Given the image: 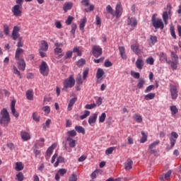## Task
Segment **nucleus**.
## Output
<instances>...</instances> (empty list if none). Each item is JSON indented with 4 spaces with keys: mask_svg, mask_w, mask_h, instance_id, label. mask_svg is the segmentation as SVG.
Instances as JSON below:
<instances>
[{
    "mask_svg": "<svg viewBox=\"0 0 181 181\" xmlns=\"http://www.w3.org/2000/svg\"><path fill=\"white\" fill-rule=\"evenodd\" d=\"M47 49H49V45L47 44V42L45 40L41 41V46H40V50L47 52Z\"/></svg>",
    "mask_w": 181,
    "mask_h": 181,
    "instance_id": "a878e982",
    "label": "nucleus"
},
{
    "mask_svg": "<svg viewBox=\"0 0 181 181\" xmlns=\"http://www.w3.org/2000/svg\"><path fill=\"white\" fill-rule=\"evenodd\" d=\"M92 53L95 57H100V55L103 54V49L100 46H93Z\"/></svg>",
    "mask_w": 181,
    "mask_h": 181,
    "instance_id": "9b49d317",
    "label": "nucleus"
},
{
    "mask_svg": "<svg viewBox=\"0 0 181 181\" xmlns=\"http://www.w3.org/2000/svg\"><path fill=\"white\" fill-rule=\"evenodd\" d=\"M66 141L69 142V146L71 148H74L76 146V141L73 139L71 137H67Z\"/></svg>",
    "mask_w": 181,
    "mask_h": 181,
    "instance_id": "7c9ffc66",
    "label": "nucleus"
},
{
    "mask_svg": "<svg viewBox=\"0 0 181 181\" xmlns=\"http://www.w3.org/2000/svg\"><path fill=\"white\" fill-rule=\"evenodd\" d=\"M115 149V147H110L105 151V153L107 155H111L112 152H114V150Z\"/></svg>",
    "mask_w": 181,
    "mask_h": 181,
    "instance_id": "e2e57ef3",
    "label": "nucleus"
},
{
    "mask_svg": "<svg viewBox=\"0 0 181 181\" xmlns=\"http://www.w3.org/2000/svg\"><path fill=\"white\" fill-rule=\"evenodd\" d=\"M15 105H16V100L13 99L11 103V110L13 117H15V118H18L19 117V112L16 111Z\"/></svg>",
    "mask_w": 181,
    "mask_h": 181,
    "instance_id": "9d476101",
    "label": "nucleus"
},
{
    "mask_svg": "<svg viewBox=\"0 0 181 181\" xmlns=\"http://www.w3.org/2000/svg\"><path fill=\"white\" fill-rule=\"evenodd\" d=\"M69 181H77V175L76 174H72L69 177Z\"/></svg>",
    "mask_w": 181,
    "mask_h": 181,
    "instance_id": "774afa93",
    "label": "nucleus"
},
{
    "mask_svg": "<svg viewBox=\"0 0 181 181\" xmlns=\"http://www.w3.org/2000/svg\"><path fill=\"white\" fill-rule=\"evenodd\" d=\"M13 73L19 77V78H22V75L21 74V71L18 69L16 66H13Z\"/></svg>",
    "mask_w": 181,
    "mask_h": 181,
    "instance_id": "ea45409f",
    "label": "nucleus"
},
{
    "mask_svg": "<svg viewBox=\"0 0 181 181\" xmlns=\"http://www.w3.org/2000/svg\"><path fill=\"white\" fill-rule=\"evenodd\" d=\"M171 36L174 38L176 39V33H175V27L173 25H171L170 28Z\"/></svg>",
    "mask_w": 181,
    "mask_h": 181,
    "instance_id": "13d9d810",
    "label": "nucleus"
},
{
    "mask_svg": "<svg viewBox=\"0 0 181 181\" xmlns=\"http://www.w3.org/2000/svg\"><path fill=\"white\" fill-rule=\"evenodd\" d=\"M146 62L147 64H150V66H153V64L155 63V59H153V57H150L146 59Z\"/></svg>",
    "mask_w": 181,
    "mask_h": 181,
    "instance_id": "8fccbe9b",
    "label": "nucleus"
},
{
    "mask_svg": "<svg viewBox=\"0 0 181 181\" xmlns=\"http://www.w3.org/2000/svg\"><path fill=\"white\" fill-rule=\"evenodd\" d=\"M18 66L19 70H22V71H25L26 69V63L25 62V59L21 58L20 59H16Z\"/></svg>",
    "mask_w": 181,
    "mask_h": 181,
    "instance_id": "4468645a",
    "label": "nucleus"
},
{
    "mask_svg": "<svg viewBox=\"0 0 181 181\" xmlns=\"http://www.w3.org/2000/svg\"><path fill=\"white\" fill-rule=\"evenodd\" d=\"M131 49L135 54H142V53H144V51L139 49V45L138 44L132 45Z\"/></svg>",
    "mask_w": 181,
    "mask_h": 181,
    "instance_id": "dca6fc26",
    "label": "nucleus"
},
{
    "mask_svg": "<svg viewBox=\"0 0 181 181\" xmlns=\"http://www.w3.org/2000/svg\"><path fill=\"white\" fill-rule=\"evenodd\" d=\"M127 25L135 29L138 25V21L135 17H128L127 18Z\"/></svg>",
    "mask_w": 181,
    "mask_h": 181,
    "instance_id": "1a4fd4ad",
    "label": "nucleus"
},
{
    "mask_svg": "<svg viewBox=\"0 0 181 181\" xmlns=\"http://www.w3.org/2000/svg\"><path fill=\"white\" fill-rule=\"evenodd\" d=\"M142 136L140 139V144H145L148 141V134L144 132H141Z\"/></svg>",
    "mask_w": 181,
    "mask_h": 181,
    "instance_id": "72a5a7b5",
    "label": "nucleus"
},
{
    "mask_svg": "<svg viewBox=\"0 0 181 181\" xmlns=\"http://www.w3.org/2000/svg\"><path fill=\"white\" fill-rule=\"evenodd\" d=\"M90 116V111L85 110L84 114L80 116V119H86L87 117Z\"/></svg>",
    "mask_w": 181,
    "mask_h": 181,
    "instance_id": "de8ad7c7",
    "label": "nucleus"
},
{
    "mask_svg": "<svg viewBox=\"0 0 181 181\" xmlns=\"http://www.w3.org/2000/svg\"><path fill=\"white\" fill-rule=\"evenodd\" d=\"M64 158L59 156L57 158V161L54 164V168H57L59 166V163H64Z\"/></svg>",
    "mask_w": 181,
    "mask_h": 181,
    "instance_id": "4c0bfd02",
    "label": "nucleus"
},
{
    "mask_svg": "<svg viewBox=\"0 0 181 181\" xmlns=\"http://www.w3.org/2000/svg\"><path fill=\"white\" fill-rule=\"evenodd\" d=\"M105 118H107V115L105 114V112L102 113L101 115L99 117V122H104V121H105Z\"/></svg>",
    "mask_w": 181,
    "mask_h": 181,
    "instance_id": "864d4df0",
    "label": "nucleus"
},
{
    "mask_svg": "<svg viewBox=\"0 0 181 181\" xmlns=\"http://www.w3.org/2000/svg\"><path fill=\"white\" fill-rule=\"evenodd\" d=\"M67 135H69L68 137L69 138H74V136L77 135V132H76V130H70L67 132Z\"/></svg>",
    "mask_w": 181,
    "mask_h": 181,
    "instance_id": "a18cd8bd",
    "label": "nucleus"
},
{
    "mask_svg": "<svg viewBox=\"0 0 181 181\" xmlns=\"http://www.w3.org/2000/svg\"><path fill=\"white\" fill-rule=\"evenodd\" d=\"M95 107H97V105L95 103L88 104L86 105L85 108L86 110H93V108H95Z\"/></svg>",
    "mask_w": 181,
    "mask_h": 181,
    "instance_id": "6e6d98bb",
    "label": "nucleus"
},
{
    "mask_svg": "<svg viewBox=\"0 0 181 181\" xmlns=\"http://www.w3.org/2000/svg\"><path fill=\"white\" fill-rule=\"evenodd\" d=\"M16 179L18 181H23V180L25 179V176H23V173H18L16 175Z\"/></svg>",
    "mask_w": 181,
    "mask_h": 181,
    "instance_id": "603ef678",
    "label": "nucleus"
},
{
    "mask_svg": "<svg viewBox=\"0 0 181 181\" xmlns=\"http://www.w3.org/2000/svg\"><path fill=\"white\" fill-rule=\"evenodd\" d=\"M20 30L21 27L16 25L13 27L11 34V37L13 40H18V42H17V47H18V49H21V47H23V43L22 42V37H21V34H19Z\"/></svg>",
    "mask_w": 181,
    "mask_h": 181,
    "instance_id": "f257e3e1",
    "label": "nucleus"
},
{
    "mask_svg": "<svg viewBox=\"0 0 181 181\" xmlns=\"http://www.w3.org/2000/svg\"><path fill=\"white\" fill-rule=\"evenodd\" d=\"M75 129L78 132V134H83V135L86 134V129H84L81 126H76Z\"/></svg>",
    "mask_w": 181,
    "mask_h": 181,
    "instance_id": "a19ab883",
    "label": "nucleus"
},
{
    "mask_svg": "<svg viewBox=\"0 0 181 181\" xmlns=\"http://www.w3.org/2000/svg\"><path fill=\"white\" fill-rule=\"evenodd\" d=\"M4 28V33L6 36H9V32L11 29L9 28V25L6 23L3 25Z\"/></svg>",
    "mask_w": 181,
    "mask_h": 181,
    "instance_id": "f704fd0d",
    "label": "nucleus"
},
{
    "mask_svg": "<svg viewBox=\"0 0 181 181\" xmlns=\"http://www.w3.org/2000/svg\"><path fill=\"white\" fill-rule=\"evenodd\" d=\"M170 92L172 100H176L177 98V88L175 85H170Z\"/></svg>",
    "mask_w": 181,
    "mask_h": 181,
    "instance_id": "f8f14e48",
    "label": "nucleus"
},
{
    "mask_svg": "<svg viewBox=\"0 0 181 181\" xmlns=\"http://www.w3.org/2000/svg\"><path fill=\"white\" fill-rule=\"evenodd\" d=\"M158 14L155 13L152 16L151 18V23L155 28V29H163L165 28V25L163 24V21L160 18H157Z\"/></svg>",
    "mask_w": 181,
    "mask_h": 181,
    "instance_id": "7ed1b4c3",
    "label": "nucleus"
},
{
    "mask_svg": "<svg viewBox=\"0 0 181 181\" xmlns=\"http://www.w3.org/2000/svg\"><path fill=\"white\" fill-rule=\"evenodd\" d=\"M42 110L45 114H50V107L45 106L42 107Z\"/></svg>",
    "mask_w": 181,
    "mask_h": 181,
    "instance_id": "338daca9",
    "label": "nucleus"
},
{
    "mask_svg": "<svg viewBox=\"0 0 181 181\" xmlns=\"http://www.w3.org/2000/svg\"><path fill=\"white\" fill-rule=\"evenodd\" d=\"M132 165H134V162L131 159H128L125 163H124V169L125 170H131L132 169Z\"/></svg>",
    "mask_w": 181,
    "mask_h": 181,
    "instance_id": "aec40b11",
    "label": "nucleus"
},
{
    "mask_svg": "<svg viewBox=\"0 0 181 181\" xmlns=\"http://www.w3.org/2000/svg\"><path fill=\"white\" fill-rule=\"evenodd\" d=\"M122 12H124V9L122 8V5L121 2H118L115 6V11H113V17L116 18L117 19H119L120 16H122Z\"/></svg>",
    "mask_w": 181,
    "mask_h": 181,
    "instance_id": "39448f33",
    "label": "nucleus"
},
{
    "mask_svg": "<svg viewBox=\"0 0 181 181\" xmlns=\"http://www.w3.org/2000/svg\"><path fill=\"white\" fill-rule=\"evenodd\" d=\"M86 23H87V18L84 17L83 18L81 19L79 23V29L84 33V28H86Z\"/></svg>",
    "mask_w": 181,
    "mask_h": 181,
    "instance_id": "4be33fe9",
    "label": "nucleus"
},
{
    "mask_svg": "<svg viewBox=\"0 0 181 181\" xmlns=\"http://www.w3.org/2000/svg\"><path fill=\"white\" fill-rule=\"evenodd\" d=\"M40 74L45 77L49 76V66L46 62H42L41 64L40 65Z\"/></svg>",
    "mask_w": 181,
    "mask_h": 181,
    "instance_id": "423d86ee",
    "label": "nucleus"
},
{
    "mask_svg": "<svg viewBox=\"0 0 181 181\" xmlns=\"http://www.w3.org/2000/svg\"><path fill=\"white\" fill-rule=\"evenodd\" d=\"M73 53H76L77 56H81L82 54L81 51H80V49L78 47H75L73 49Z\"/></svg>",
    "mask_w": 181,
    "mask_h": 181,
    "instance_id": "052dcab7",
    "label": "nucleus"
},
{
    "mask_svg": "<svg viewBox=\"0 0 181 181\" xmlns=\"http://www.w3.org/2000/svg\"><path fill=\"white\" fill-rule=\"evenodd\" d=\"M76 101H77V98H73L70 100L67 107L68 111H71L73 106L76 103Z\"/></svg>",
    "mask_w": 181,
    "mask_h": 181,
    "instance_id": "c756f323",
    "label": "nucleus"
},
{
    "mask_svg": "<svg viewBox=\"0 0 181 181\" xmlns=\"http://www.w3.org/2000/svg\"><path fill=\"white\" fill-rule=\"evenodd\" d=\"M131 76H132L134 78H139V77H141V74H139V72H135L134 71H131Z\"/></svg>",
    "mask_w": 181,
    "mask_h": 181,
    "instance_id": "5fc2aeb1",
    "label": "nucleus"
},
{
    "mask_svg": "<svg viewBox=\"0 0 181 181\" xmlns=\"http://www.w3.org/2000/svg\"><path fill=\"white\" fill-rule=\"evenodd\" d=\"M25 165L22 162H17L16 163L15 169L17 172H21V170H23Z\"/></svg>",
    "mask_w": 181,
    "mask_h": 181,
    "instance_id": "cd10ccee",
    "label": "nucleus"
},
{
    "mask_svg": "<svg viewBox=\"0 0 181 181\" xmlns=\"http://www.w3.org/2000/svg\"><path fill=\"white\" fill-rule=\"evenodd\" d=\"M179 137V135L177 133L173 132L170 136V146L171 148H173L175 146V144H176V139Z\"/></svg>",
    "mask_w": 181,
    "mask_h": 181,
    "instance_id": "ddd939ff",
    "label": "nucleus"
},
{
    "mask_svg": "<svg viewBox=\"0 0 181 181\" xmlns=\"http://www.w3.org/2000/svg\"><path fill=\"white\" fill-rule=\"evenodd\" d=\"M35 146L37 148H43V146H45V139L40 138L39 140H37L35 142Z\"/></svg>",
    "mask_w": 181,
    "mask_h": 181,
    "instance_id": "393cba45",
    "label": "nucleus"
},
{
    "mask_svg": "<svg viewBox=\"0 0 181 181\" xmlns=\"http://www.w3.org/2000/svg\"><path fill=\"white\" fill-rule=\"evenodd\" d=\"M50 124H52V120L50 119H47L45 122V124H42V129L44 131H46L47 128H49Z\"/></svg>",
    "mask_w": 181,
    "mask_h": 181,
    "instance_id": "58836bf2",
    "label": "nucleus"
},
{
    "mask_svg": "<svg viewBox=\"0 0 181 181\" xmlns=\"http://www.w3.org/2000/svg\"><path fill=\"white\" fill-rule=\"evenodd\" d=\"M170 16V10L164 11L163 13V21L165 25H168V21L169 19V16Z\"/></svg>",
    "mask_w": 181,
    "mask_h": 181,
    "instance_id": "5701e85b",
    "label": "nucleus"
},
{
    "mask_svg": "<svg viewBox=\"0 0 181 181\" xmlns=\"http://www.w3.org/2000/svg\"><path fill=\"white\" fill-rule=\"evenodd\" d=\"M73 2L71 1H66L64 4L63 6V11H64V12H67V11H70V9H71V8H73Z\"/></svg>",
    "mask_w": 181,
    "mask_h": 181,
    "instance_id": "412c9836",
    "label": "nucleus"
},
{
    "mask_svg": "<svg viewBox=\"0 0 181 181\" xmlns=\"http://www.w3.org/2000/svg\"><path fill=\"white\" fill-rule=\"evenodd\" d=\"M119 51L122 59L125 60L127 59V54H125V47H119Z\"/></svg>",
    "mask_w": 181,
    "mask_h": 181,
    "instance_id": "473e14b6",
    "label": "nucleus"
},
{
    "mask_svg": "<svg viewBox=\"0 0 181 181\" xmlns=\"http://www.w3.org/2000/svg\"><path fill=\"white\" fill-rule=\"evenodd\" d=\"M27 100L33 101V90H28L25 93Z\"/></svg>",
    "mask_w": 181,
    "mask_h": 181,
    "instance_id": "bb28decb",
    "label": "nucleus"
},
{
    "mask_svg": "<svg viewBox=\"0 0 181 181\" xmlns=\"http://www.w3.org/2000/svg\"><path fill=\"white\" fill-rule=\"evenodd\" d=\"M56 48L54 49L55 54H59L63 52V49L60 47H63V43L56 42L55 44Z\"/></svg>",
    "mask_w": 181,
    "mask_h": 181,
    "instance_id": "b1692460",
    "label": "nucleus"
},
{
    "mask_svg": "<svg viewBox=\"0 0 181 181\" xmlns=\"http://www.w3.org/2000/svg\"><path fill=\"white\" fill-rule=\"evenodd\" d=\"M25 50L22 48H17L16 50V54H15V59L16 60H19L22 58H21V56L23 54Z\"/></svg>",
    "mask_w": 181,
    "mask_h": 181,
    "instance_id": "6ab92c4d",
    "label": "nucleus"
},
{
    "mask_svg": "<svg viewBox=\"0 0 181 181\" xmlns=\"http://www.w3.org/2000/svg\"><path fill=\"white\" fill-rule=\"evenodd\" d=\"M11 122V117L9 116V112L5 108H4L0 112V124L1 125H8Z\"/></svg>",
    "mask_w": 181,
    "mask_h": 181,
    "instance_id": "f03ea898",
    "label": "nucleus"
},
{
    "mask_svg": "<svg viewBox=\"0 0 181 181\" xmlns=\"http://www.w3.org/2000/svg\"><path fill=\"white\" fill-rule=\"evenodd\" d=\"M160 144L159 140H156L151 143L148 146V151H150L151 153L153 155H156L158 153V150L156 149V146Z\"/></svg>",
    "mask_w": 181,
    "mask_h": 181,
    "instance_id": "6e6552de",
    "label": "nucleus"
},
{
    "mask_svg": "<svg viewBox=\"0 0 181 181\" xmlns=\"http://www.w3.org/2000/svg\"><path fill=\"white\" fill-rule=\"evenodd\" d=\"M63 84L64 87L62 90L64 91H67V88H71L72 87H74V84H76V80L74 79V76L71 75L70 77L65 79Z\"/></svg>",
    "mask_w": 181,
    "mask_h": 181,
    "instance_id": "20e7f679",
    "label": "nucleus"
},
{
    "mask_svg": "<svg viewBox=\"0 0 181 181\" xmlns=\"http://www.w3.org/2000/svg\"><path fill=\"white\" fill-rule=\"evenodd\" d=\"M150 41L151 45H155V43L158 42V37H156V36L155 35H151L150 36Z\"/></svg>",
    "mask_w": 181,
    "mask_h": 181,
    "instance_id": "09e8293b",
    "label": "nucleus"
},
{
    "mask_svg": "<svg viewBox=\"0 0 181 181\" xmlns=\"http://www.w3.org/2000/svg\"><path fill=\"white\" fill-rule=\"evenodd\" d=\"M144 86H145V80H144V78H140L137 83V88L139 89L144 88Z\"/></svg>",
    "mask_w": 181,
    "mask_h": 181,
    "instance_id": "37998d69",
    "label": "nucleus"
},
{
    "mask_svg": "<svg viewBox=\"0 0 181 181\" xmlns=\"http://www.w3.org/2000/svg\"><path fill=\"white\" fill-rule=\"evenodd\" d=\"M77 66L78 67H81V66H84V64H86V59H79L77 63H76Z\"/></svg>",
    "mask_w": 181,
    "mask_h": 181,
    "instance_id": "4d7b16f0",
    "label": "nucleus"
},
{
    "mask_svg": "<svg viewBox=\"0 0 181 181\" xmlns=\"http://www.w3.org/2000/svg\"><path fill=\"white\" fill-rule=\"evenodd\" d=\"M134 119H135L139 124H141L142 122V116L141 115L135 114L133 116Z\"/></svg>",
    "mask_w": 181,
    "mask_h": 181,
    "instance_id": "79ce46f5",
    "label": "nucleus"
},
{
    "mask_svg": "<svg viewBox=\"0 0 181 181\" xmlns=\"http://www.w3.org/2000/svg\"><path fill=\"white\" fill-rule=\"evenodd\" d=\"M136 67H137L139 70H142V68L144 67V60L141 59H137L136 62Z\"/></svg>",
    "mask_w": 181,
    "mask_h": 181,
    "instance_id": "2f4dec72",
    "label": "nucleus"
},
{
    "mask_svg": "<svg viewBox=\"0 0 181 181\" xmlns=\"http://www.w3.org/2000/svg\"><path fill=\"white\" fill-rule=\"evenodd\" d=\"M73 21H74V17L69 16L65 23L66 25H71V22H73Z\"/></svg>",
    "mask_w": 181,
    "mask_h": 181,
    "instance_id": "bf43d9fd",
    "label": "nucleus"
},
{
    "mask_svg": "<svg viewBox=\"0 0 181 181\" xmlns=\"http://www.w3.org/2000/svg\"><path fill=\"white\" fill-rule=\"evenodd\" d=\"M11 12L16 18H21L22 16V6L14 5L11 8Z\"/></svg>",
    "mask_w": 181,
    "mask_h": 181,
    "instance_id": "0eeeda50",
    "label": "nucleus"
},
{
    "mask_svg": "<svg viewBox=\"0 0 181 181\" xmlns=\"http://www.w3.org/2000/svg\"><path fill=\"white\" fill-rule=\"evenodd\" d=\"M100 172V170H95L94 172H93L90 175L91 179H95L97 177V175H98V173Z\"/></svg>",
    "mask_w": 181,
    "mask_h": 181,
    "instance_id": "69168bd1",
    "label": "nucleus"
},
{
    "mask_svg": "<svg viewBox=\"0 0 181 181\" xmlns=\"http://www.w3.org/2000/svg\"><path fill=\"white\" fill-rule=\"evenodd\" d=\"M21 139L24 141L26 142V141H29L30 139V133L26 132V131H21Z\"/></svg>",
    "mask_w": 181,
    "mask_h": 181,
    "instance_id": "f3484780",
    "label": "nucleus"
},
{
    "mask_svg": "<svg viewBox=\"0 0 181 181\" xmlns=\"http://www.w3.org/2000/svg\"><path fill=\"white\" fill-rule=\"evenodd\" d=\"M57 144H53L51 146H49L48 148V149L47 150L46 152V158L47 159H49V158H50V156H52V153H53V151H54V149L56 148Z\"/></svg>",
    "mask_w": 181,
    "mask_h": 181,
    "instance_id": "a211bd4d",
    "label": "nucleus"
},
{
    "mask_svg": "<svg viewBox=\"0 0 181 181\" xmlns=\"http://www.w3.org/2000/svg\"><path fill=\"white\" fill-rule=\"evenodd\" d=\"M54 25L57 29H62L63 28V25H62V22L60 21H55Z\"/></svg>",
    "mask_w": 181,
    "mask_h": 181,
    "instance_id": "0e129e2a",
    "label": "nucleus"
},
{
    "mask_svg": "<svg viewBox=\"0 0 181 181\" xmlns=\"http://www.w3.org/2000/svg\"><path fill=\"white\" fill-rule=\"evenodd\" d=\"M155 93H150L144 96L145 100L147 101L149 100H153L155 98Z\"/></svg>",
    "mask_w": 181,
    "mask_h": 181,
    "instance_id": "c03bdc74",
    "label": "nucleus"
},
{
    "mask_svg": "<svg viewBox=\"0 0 181 181\" xmlns=\"http://www.w3.org/2000/svg\"><path fill=\"white\" fill-rule=\"evenodd\" d=\"M170 110L171 111L172 115H176V114H177V112H179V109H177L176 105H171L170 107Z\"/></svg>",
    "mask_w": 181,
    "mask_h": 181,
    "instance_id": "e433bc0d",
    "label": "nucleus"
},
{
    "mask_svg": "<svg viewBox=\"0 0 181 181\" xmlns=\"http://www.w3.org/2000/svg\"><path fill=\"white\" fill-rule=\"evenodd\" d=\"M103 76H104V70H103V69L101 68L98 69V71L96 73L97 80H101V78H103Z\"/></svg>",
    "mask_w": 181,
    "mask_h": 181,
    "instance_id": "c85d7f7f",
    "label": "nucleus"
},
{
    "mask_svg": "<svg viewBox=\"0 0 181 181\" xmlns=\"http://www.w3.org/2000/svg\"><path fill=\"white\" fill-rule=\"evenodd\" d=\"M58 173L60 175V176H64V175L67 173V170H66V168H60L58 170Z\"/></svg>",
    "mask_w": 181,
    "mask_h": 181,
    "instance_id": "680f3d73",
    "label": "nucleus"
},
{
    "mask_svg": "<svg viewBox=\"0 0 181 181\" xmlns=\"http://www.w3.org/2000/svg\"><path fill=\"white\" fill-rule=\"evenodd\" d=\"M158 56H159L160 62H168V57L166 56V54L163 52H160Z\"/></svg>",
    "mask_w": 181,
    "mask_h": 181,
    "instance_id": "c9c22d12",
    "label": "nucleus"
},
{
    "mask_svg": "<svg viewBox=\"0 0 181 181\" xmlns=\"http://www.w3.org/2000/svg\"><path fill=\"white\" fill-rule=\"evenodd\" d=\"M98 117V115L97 113H93L91 116L89 117L88 122L90 127H93L95 122H97Z\"/></svg>",
    "mask_w": 181,
    "mask_h": 181,
    "instance_id": "2eb2a0df",
    "label": "nucleus"
},
{
    "mask_svg": "<svg viewBox=\"0 0 181 181\" xmlns=\"http://www.w3.org/2000/svg\"><path fill=\"white\" fill-rule=\"evenodd\" d=\"M106 12H107V13H110V15H112V16H113V15H114V9H112V7L110 5L107 6Z\"/></svg>",
    "mask_w": 181,
    "mask_h": 181,
    "instance_id": "49530a36",
    "label": "nucleus"
},
{
    "mask_svg": "<svg viewBox=\"0 0 181 181\" xmlns=\"http://www.w3.org/2000/svg\"><path fill=\"white\" fill-rule=\"evenodd\" d=\"M33 119L35 121V122H39V121H40V116H38L37 112H33Z\"/></svg>",
    "mask_w": 181,
    "mask_h": 181,
    "instance_id": "3c124183",
    "label": "nucleus"
}]
</instances>
